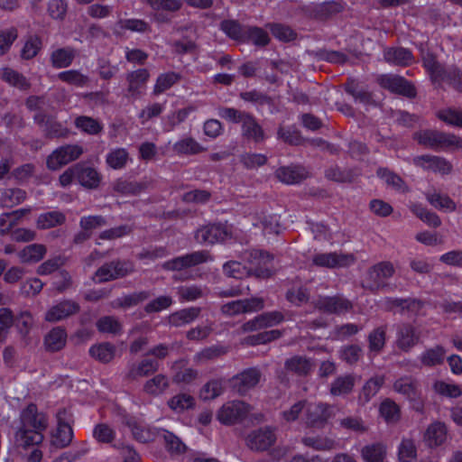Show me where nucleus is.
<instances>
[{
	"label": "nucleus",
	"mask_w": 462,
	"mask_h": 462,
	"mask_svg": "<svg viewBox=\"0 0 462 462\" xmlns=\"http://www.w3.org/2000/svg\"><path fill=\"white\" fill-rule=\"evenodd\" d=\"M204 150L202 145L192 137L183 138L173 145V151L178 154L193 155Z\"/></svg>",
	"instance_id": "nucleus-52"
},
{
	"label": "nucleus",
	"mask_w": 462,
	"mask_h": 462,
	"mask_svg": "<svg viewBox=\"0 0 462 462\" xmlns=\"http://www.w3.org/2000/svg\"><path fill=\"white\" fill-rule=\"evenodd\" d=\"M76 56L71 48H60L51 52V62L53 68L62 69L71 65Z\"/></svg>",
	"instance_id": "nucleus-47"
},
{
	"label": "nucleus",
	"mask_w": 462,
	"mask_h": 462,
	"mask_svg": "<svg viewBox=\"0 0 462 462\" xmlns=\"http://www.w3.org/2000/svg\"><path fill=\"white\" fill-rule=\"evenodd\" d=\"M394 267L390 262H381L368 269L363 287L373 293L378 291L393 292L396 285L387 282L394 274Z\"/></svg>",
	"instance_id": "nucleus-3"
},
{
	"label": "nucleus",
	"mask_w": 462,
	"mask_h": 462,
	"mask_svg": "<svg viewBox=\"0 0 462 462\" xmlns=\"http://www.w3.org/2000/svg\"><path fill=\"white\" fill-rule=\"evenodd\" d=\"M447 438V429L444 423L435 422L429 426L425 433V440L430 447L441 445Z\"/></svg>",
	"instance_id": "nucleus-41"
},
{
	"label": "nucleus",
	"mask_w": 462,
	"mask_h": 462,
	"mask_svg": "<svg viewBox=\"0 0 462 462\" xmlns=\"http://www.w3.org/2000/svg\"><path fill=\"white\" fill-rule=\"evenodd\" d=\"M68 417L69 413L65 409L60 410L57 413L58 425L51 439V447L56 449L65 448L72 442L74 434Z\"/></svg>",
	"instance_id": "nucleus-10"
},
{
	"label": "nucleus",
	"mask_w": 462,
	"mask_h": 462,
	"mask_svg": "<svg viewBox=\"0 0 462 462\" xmlns=\"http://www.w3.org/2000/svg\"><path fill=\"white\" fill-rule=\"evenodd\" d=\"M80 306L72 300H65L52 306L45 314V320L57 322L79 313Z\"/></svg>",
	"instance_id": "nucleus-23"
},
{
	"label": "nucleus",
	"mask_w": 462,
	"mask_h": 462,
	"mask_svg": "<svg viewBox=\"0 0 462 462\" xmlns=\"http://www.w3.org/2000/svg\"><path fill=\"white\" fill-rule=\"evenodd\" d=\"M266 27L269 28L273 37L281 42H289L297 38V32L288 25L270 23L266 24Z\"/></svg>",
	"instance_id": "nucleus-57"
},
{
	"label": "nucleus",
	"mask_w": 462,
	"mask_h": 462,
	"mask_svg": "<svg viewBox=\"0 0 462 462\" xmlns=\"http://www.w3.org/2000/svg\"><path fill=\"white\" fill-rule=\"evenodd\" d=\"M33 121L42 129L46 138H65L69 134V130L57 121L54 116L48 115L44 111L35 113Z\"/></svg>",
	"instance_id": "nucleus-13"
},
{
	"label": "nucleus",
	"mask_w": 462,
	"mask_h": 462,
	"mask_svg": "<svg viewBox=\"0 0 462 462\" xmlns=\"http://www.w3.org/2000/svg\"><path fill=\"white\" fill-rule=\"evenodd\" d=\"M33 325V318L31 312L21 311L14 317V326L17 328L19 334L25 337L29 335Z\"/></svg>",
	"instance_id": "nucleus-64"
},
{
	"label": "nucleus",
	"mask_w": 462,
	"mask_h": 462,
	"mask_svg": "<svg viewBox=\"0 0 462 462\" xmlns=\"http://www.w3.org/2000/svg\"><path fill=\"white\" fill-rule=\"evenodd\" d=\"M378 82L382 88L409 98H413L417 95L415 87L403 77L382 75L379 78Z\"/></svg>",
	"instance_id": "nucleus-16"
},
{
	"label": "nucleus",
	"mask_w": 462,
	"mask_h": 462,
	"mask_svg": "<svg viewBox=\"0 0 462 462\" xmlns=\"http://www.w3.org/2000/svg\"><path fill=\"white\" fill-rule=\"evenodd\" d=\"M46 247L43 245L32 244L25 246L19 254L23 263L40 262L46 254Z\"/></svg>",
	"instance_id": "nucleus-51"
},
{
	"label": "nucleus",
	"mask_w": 462,
	"mask_h": 462,
	"mask_svg": "<svg viewBox=\"0 0 462 462\" xmlns=\"http://www.w3.org/2000/svg\"><path fill=\"white\" fill-rule=\"evenodd\" d=\"M276 441L274 430L271 427H262L250 431L245 438L246 446L253 451L268 450Z\"/></svg>",
	"instance_id": "nucleus-12"
},
{
	"label": "nucleus",
	"mask_w": 462,
	"mask_h": 462,
	"mask_svg": "<svg viewBox=\"0 0 462 462\" xmlns=\"http://www.w3.org/2000/svg\"><path fill=\"white\" fill-rule=\"evenodd\" d=\"M144 3L154 12L151 18L158 24L170 23V14L179 12L183 6L182 0H144Z\"/></svg>",
	"instance_id": "nucleus-8"
},
{
	"label": "nucleus",
	"mask_w": 462,
	"mask_h": 462,
	"mask_svg": "<svg viewBox=\"0 0 462 462\" xmlns=\"http://www.w3.org/2000/svg\"><path fill=\"white\" fill-rule=\"evenodd\" d=\"M445 356V348L438 345L422 352L420 356V361L423 365L432 367L441 365L444 362Z\"/></svg>",
	"instance_id": "nucleus-40"
},
{
	"label": "nucleus",
	"mask_w": 462,
	"mask_h": 462,
	"mask_svg": "<svg viewBox=\"0 0 462 462\" xmlns=\"http://www.w3.org/2000/svg\"><path fill=\"white\" fill-rule=\"evenodd\" d=\"M159 362L152 359H143L138 365L133 364L125 377L128 380H135L138 377L149 376L159 370Z\"/></svg>",
	"instance_id": "nucleus-34"
},
{
	"label": "nucleus",
	"mask_w": 462,
	"mask_h": 462,
	"mask_svg": "<svg viewBox=\"0 0 462 462\" xmlns=\"http://www.w3.org/2000/svg\"><path fill=\"white\" fill-rule=\"evenodd\" d=\"M97 328L101 333L119 335L122 333V324L114 316H104L97 321Z\"/></svg>",
	"instance_id": "nucleus-59"
},
{
	"label": "nucleus",
	"mask_w": 462,
	"mask_h": 462,
	"mask_svg": "<svg viewBox=\"0 0 462 462\" xmlns=\"http://www.w3.org/2000/svg\"><path fill=\"white\" fill-rule=\"evenodd\" d=\"M134 264L126 260H113L102 264L95 273L93 281L96 283H105L124 278L134 272Z\"/></svg>",
	"instance_id": "nucleus-5"
},
{
	"label": "nucleus",
	"mask_w": 462,
	"mask_h": 462,
	"mask_svg": "<svg viewBox=\"0 0 462 462\" xmlns=\"http://www.w3.org/2000/svg\"><path fill=\"white\" fill-rule=\"evenodd\" d=\"M67 342L66 330L61 327L52 328L44 337V346L49 352H58L61 350Z\"/></svg>",
	"instance_id": "nucleus-35"
},
{
	"label": "nucleus",
	"mask_w": 462,
	"mask_h": 462,
	"mask_svg": "<svg viewBox=\"0 0 462 462\" xmlns=\"http://www.w3.org/2000/svg\"><path fill=\"white\" fill-rule=\"evenodd\" d=\"M224 392V381L222 379H213L208 381L201 388L199 397L203 401L214 400Z\"/></svg>",
	"instance_id": "nucleus-56"
},
{
	"label": "nucleus",
	"mask_w": 462,
	"mask_h": 462,
	"mask_svg": "<svg viewBox=\"0 0 462 462\" xmlns=\"http://www.w3.org/2000/svg\"><path fill=\"white\" fill-rule=\"evenodd\" d=\"M422 64L430 79L434 82H441L448 68H445L438 60L436 56L430 51L421 49Z\"/></svg>",
	"instance_id": "nucleus-28"
},
{
	"label": "nucleus",
	"mask_w": 462,
	"mask_h": 462,
	"mask_svg": "<svg viewBox=\"0 0 462 462\" xmlns=\"http://www.w3.org/2000/svg\"><path fill=\"white\" fill-rule=\"evenodd\" d=\"M231 237L228 227L222 223L208 224L199 228L195 239L201 245H214Z\"/></svg>",
	"instance_id": "nucleus-11"
},
{
	"label": "nucleus",
	"mask_w": 462,
	"mask_h": 462,
	"mask_svg": "<svg viewBox=\"0 0 462 462\" xmlns=\"http://www.w3.org/2000/svg\"><path fill=\"white\" fill-rule=\"evenodd\" d=\"M356 383L353 374L337 376L330 384L329 393L333 396H346L352 393Z\"/></svg>",
	"instance_id": "nucleus-38"
},
{
	"label": "nucleus",
	"mask_w": 462,
	"mask_h": 462,
	"mask_svg": "<svg viewBox=\"0 0 462 462\" xmlns=\"http://www.w3.org/2000/svg\"><path fill=\"white\" fill-rule=\"evenodd\" d=\"M383 383V376H374L367 380L358 393V404L362 406L367 404L377 394Z\"/></svg>",
	"instance_id": "nucleus-33"
},
{
	"label": "nucleus",
	"mask_w": 462,
	"mask_h": 462,
	"mask_svg": "<svg viewBox=\"0 0 462 462\" xmlns=\"http://www.w3.org/2000/svg\"><path fill=\"white\" fill-rule=\"evenodd\" d=\"M1 79L21 90H27L31 87L30 82L23 74L10 68H5L2 70Z\"/></svg>",
	"instance_id": "nucleus-49"
},
{
	"label": "nucleus",
	"mask_w": 462,
	"mask_h": 462,
	"mask_svg": "<svg viewBox=\"0 0 462 462\" xmlns=\"http://www.w3.org/2000/svg\"><path fill=\"white\" fill-rule=\"evenodd\" d=\"M386 342V326H380L373 329L368 335V348L370 352L379 354Z\"/></svg>",
	"instance_id": "nucleus-50"
},
{
	"label": "nucleus",
	"mask_w": 462,
	"mask_h": 462,
	"mask_svg": "<svg viewBox=\"0 0 462 462\" xmlns=\"http://www.w3.org/2000/svg\"><path fill=\"white\" fill-rule=\"evenodd\" d=\"M89 354L97 360L106 364L114 358L116 354V346L108 342L102 343L97 346H92L89 348Z\"/></svg>",
	"instance_id": "nucleus-53"
},
{
	"label": "nucleus",
	"mask_w": 462,
	"mask_h": 462,
	"mask_svg": "<svg viewBox=\"0 0 462 462\" xmlns=\"http://www.w3.org/2000/svg\"><path fill=\"white\" fill-rule=\"evenodd\" d=\"M43 440L42 431L19 428L14 436V444L17 448H28L39 445Z\"/></svg>",
	"instance_id": "nucleus-31"
},
{
	"label": "nucleus",
	"mask_w": 462,
	"mask_h": 462,
	"mask_svg": "<svg viewBox=\"0 0 462 462\" xmlns=\"http://www.w3.org/2000/svg\"><path fill=\"white\" fill-rule=\"evenodd\" d=\"M242 258L250 266H246L238 261H229L224 263L223 273L226 276L235 279H243L251 275L259 279H267L272 276L273 256L268 252L251 249L244 252Z\"/></svg>",
	"instance_id": "nucleus-1"
},
{
	"label": "nucleus",
	"mask_w": 462,
	"mask_h": 462,
	"mask_svg": "<svg viewBox=\"0 0 462 462\" xmlns=\"http://www.w3.org/2000/svg\"><path fill=\"white\" fill-rule=\"evenodd\" d=\"M169 407L175 412L180 413L195 406V399L188 393H179L168 401Z\"/></svg>",
	"instance_id": "nucleus-58"
},
{
	"label": "nucleus",
	"mask_w": 462,
	"mask_h": 462,
	"mask_svg": "<svg viewBox=\"0 0 462 462\" xmlns=\"http://www.w3.org/2000/svg\"><path fill=\"white\" fill-rule=\"evenodd\" d=\"M312 262L315 265L327 268L346 267L354 263L355 257L349 254L325 253L317 254Z\"/></svg>",
	"instance_id": "nucleus-22"
},
{
	"label": "nucleus",
	"mask_w": 462,
	"mask_h": 462,
	"mask_svg": "<svg viewBox=\"0 0 462 462\" xmlns=\"http://www.w3.org/2000/svg\"><path fill=\"white\" fill-rule=\"evenodd\" d=\"M169 387V380L164 374H159L153 378L146 381L143 391L151 395H158Z\"/></svg>",
	"instance_id": "nucleus-60"
},
{
	"label": "nucleus",
	"mask_w": 462,
	"mask_h": 462,
	"mask_svg": "<svg viewBox=\"0 0 462 462\" xmlns=\"http://www.w3.org/2000/svg\"><path fill=\"white\" fill-rule=\"evenodd\" d=\"M148 188L145 180L135 181L125 179H118L115 181L113 189L123 196H137Z\"/></svg>",
	"instance_id": "nucleus-32"
},
{
	"label": "nucleus",
	"mask_w": 462,
	"mask_h": 462,
	"mask_svg": "<svg viewBox=\"0 0 462 462\" xmlns=\"http://www.w3.org/2000/svg\"><path fill=\"white\" fill-rule=\"evenodd\" d=\"M180 79V75L175 72L163 73L158 76L153 88V94L159 95L171 88Z\"/></svg>",
	"instance_id": "nucleus-61"
},
{
	"label": "nucleus",
	"mask_w": 462,
	"mask_h": 462,
	"mask_svg": "<svg viewBox=\"0 0 462 462\" xmlns=\"http://www.w3.org/2000/svg\"><path fill=\"white\" fill-rule=\"evenodd\" d=\"M249 412V405L241 401L225 403L217 412V420L225 425H233L244 420Z\"/></svg>",
	"instance_id": "nucleus-14"
},
{
	"label": "nucleus",
	"mask_w": 462,
	"mask_h": 462,
	"mask_svg": "<svg viewBox=\"0 0 462 462\" xmlns=\"http://www.w3.org/2000/svg\"><path fill=\"white\" fill-rule=\"evenodd\" d=\"M344 0H329L310 6V15L320 21H325L342 13L345 10Z\"/></svg>",
	"instance_id": "nucleus-21"
},
{
	"label": "nucleus",
	"mask_w": 462,
	"mask_h": 462,
	"mask_svg": "<svg viewBox=\"0 0 462 462\" xmlns=\"http://www.w3.org/2000/svg\"><path fill=\"white\" fill-rule=\"evenodd\" d=\"M417 165L426 170L439 171L442 174H448L452 170V165L446 159L435 155H420L414 159Z\"/></svg>",
	"instance_id": "nucleus-27"
},
{
	"label": "nucleus",
	"mask_w": 462,
	"mask_h": 462,
	"mask_svg": "<svg viewBox=\"0 0 462 462\" xmlns=\"http://www.w3.org/2000/svg\"><path fill=\"white\" fill-rule=\"evenodd\" d=\"M313 305L328 314H341L352 309V303L342 296H319Z\"/></svg>",
	"instance_id": "nucleus-19"
},
{
	"label": "nucleus",
	"mask_w": 462,
	"mask_h": 462,
	"mask_svg": "<svg viewBox=\"0 0 462 462\" xmlns=\"http://www.w3.org/2000/svg\"><path fill=\"white\" fill-rule=\"evenodd\" d=\"M158 436L163 439L164 447L171 455L179 456L185 453L186 445L172 432L162 429L159 431Z\"/></svg>",
	"instance_id": "nucleus-37"
},
{
	"label": "nucleus",
	"mask_w": 462,
	"mask_h": 462,
	"mask_svg": "<svg viewBox=\"0 0 462 462\" xmlns=\"http://www.w3.org/2000/svg\"><path fill=\"white\" fill-rule=\"evenodd\" d=\"M129 161V152L125 148L112 149L106 155V162L113 170L124 169Z\"/></svg>",
	"instance_id": "nucleus-43"
},
{
	"label": "nucleus",
	"mask_w": 462,
	"mask_h": 462,
	"mask_svg": "<svg viewBox=\"0 0 462 462\" xmlns=\"http://www.w3.org/2000/svg\"><path fill=\"white\" fill-rule=\"evenodd\" d=\"M201 312L199 307H189L171 313L169 318V324L180 328L192 323L199 318Z\"/></svg>",
	"instance_id": "nucleus-30"
},
{
	"label": "nucleus",
	"mask_w": 462,
	"mask_h": 462,
	"mask_svg": "<svg viewBox=\"0 0 462 462\" xmlns=\"http://www.w3.org/2000/svg\"><path fill=\"white\" fill-rule=\"evenodd\" d=\"M270 40L268 32L263 28L246 25L243 42H251L257 47H265L269 44Z\"/></svg>",
	"instance_id": "nucleus-44"
},
{
	"label": "nucleus",
	"mask_w": 462,
	"mask_h": 462,
	"mask_svg": "<svg viewBox=\"0 0 462 462\" xmlns=\"http://www.w3.org/2000/svg\"><path fill=\"white\" fill-rule=\"evenodd\" d=\"M150 78V73L146 69H138L126 74L127 96L138 97L143 94L145 85Z\"/></svg>",
	"instance_id": "nucleus-24"
},
{
	"label": "nucleus",
	"mask_w": 462,
	"mask_h": 462,
	"mask_svg": "<svg viewBox=\"0 0 462 462\" xmlns=\"http://www.w3.org/2000/svg\"><path fill=\"white\" fill-rule=\"evenodd\" d=\"M386 448L382 443L365 445L361 449V456L365 462H383Z\"/></svg>",
	"instance_id": "nucleus-48"
},
{
	"label": "nucleus",
	"mask_w": 462,
	"mask_h": 462,
	"mask_svg": "<svg viewBox=\"0 0 462 462\" xmlns=\"http://www.w3.org/2000/svg\"><path fill=\"white\" fill-rule=\"evenodd\" d=\"M42 40L37 35H30L24 42L21 50V57L23 60H31L34 58L42 49Z\"/></svg>",
	"instance_id": "nucleus-63"
},
{
	"label": "nucleus",
	"mask_w": 462,
	"mask_h": 462,
	"mask_svg": "<svg viewBox=\"0 0 462 462\" xmlns=\"http://www.w3.org/2000/svg\"><path fill=\"white\" fill-rule=\"evenodd\" d=\"M76 180L87 189H97L100 183L101 177L94 168L77 163Z\"/></svg>",
	"instance_id": "nucleus-29"
},
{
	"label": "nucleus",
	"mask_w": 462,
	"mask_h": 462,
	"mask_svg": "<svg viewBox=\"0 0 462 462\" xmlns=\"http://www.w3.org/2000/svg\"><path fill=\"white\" fill-rule=\"evenodd\" d=\"M217 114L230 124L239 125L241 137L248 143L258 144L263 143L267 138L263 127L250 112L235 107L220 106Z\"/></svg>",
	"instance_id": "nucleus-2"
},
{
	"label": "nucleus",
	"mask_w": 462,
	"mask_h": 462,
	"mask_svg": "<svg viewBox=\"0 0 462 462\" xmlns=\"http://www.w3.org/2000/svg\"><path fill=\"white\" fill-rule=\"evenodd\" d=\"M417 382L411 377H402L395 381L393 388L409 400H415L418 396Z\"/></svg>",
	"instance_id": "nucleus-54"
},
{
	"label": "nucleus",
	"mask_w": 462,
	"mask_h": 462,
	"mask_svg": "<svg viewBox=\"0 0 462 462\" xmlns=\"http://www.w3.org/2000/svg\"><path fill=\"white\" fill-rule=\"evenodd\" d=\"M380 306L388 312L416 317L424 307V302L420 299L411 297H384L381 300Z\"/></svg>",
	"instance_id": "nucleus-6"
},
{
	"label": "nucleus",
	"mask_w": 462,
	"mask_h": 462,
	"mask_svg": "<svg viewBox=\"0 0 462 462\" xmlns=\"http://www.w3.org/2000/svg\"><path fill=\"white\" fill-rule=\"evenodd\" d=\"M312 365L310 359L294 356L287 359L284 363V368L297 375L303 376L307 375L311 370Z\"/></svg>",
	"instance_id": "nucleus-42"
},
{
	"label": "nucleus",
	"mask_w": 462,
	"mask_h": 462,
	"mask_svg": "<svg viewBox=\"0 0 462 462\" xmlns=\"http://www.w3.org/2000/svg\"><path fill=\"white\" fill-rule=\"evenodd\" d=\"M413 139L419 144L434 151L446 150L450 147L462 148V141L455 134L426 129L415 132Z\"/></svg>",
	"instance_id": "nucleus-4"
},
{
	"label": "nucleus",
	"mask_w": 462,
	"mask_h": 462,
	"mask_svg": "<svg viewBox=\"0 0 462 462\" xmlns=\"http://www.w3.org/2000/svg\"><path fill=\"white\" fill-rule=\"evenodd\" d=\"M209 259L210 254L208 251H196L166 261L162 268L167 271H181L206 263Z\"/></svg>",
	"instance_id": "nucleus-15"
},
{
	"label": "nucleus",
	"mask_w": 462,
	"mask_h": 462,
	"mask_svg": "<svg viewBox=\"0 0 462 462\" xmlns=\"http://www.w3.org/2000/svg\"><path fill=\"white\" fill-rule=\"evenodd\" d=\"M345 90L354 97L356 102L362 103L365 106H376L373 98V94L367 89L355 85L353 81L346 85Z\"/></svg>",
	"instance_id": "nucleus-55"
},
{
	"label": "nucleus",
	"mask_w": 462,
	"mask_h": 462,
	"mask_svg": "<svg viewBox=\"0 0 462 462\" xmlns=\"http://www.w3.org/2000/svg\"><path fill=\"white\" fill-rule=\"evenodd\" d=\"M83 148L78 144H66L54 150L47 158V167L51 171H57L80 157Z\"/></svg>",
	"instance_id": "nucleus-9"
},
{
	"label": "nucleus",
	"mask_w": 462,
	"mask_h": 462,
	"mask_svg": "<svg viewBox=\"0 0 462 462\" xmlns=\"http://www.w3.org/2000/svg\"><path fill=\"white\" fill-rule=\"evenodd\" d=\"M333 406L319 402L310 404L306 412V424L311 428L321 429L334 416Z\"/></svg>",
	"instance_id": "nucleus-17"
},
{
	"label": "nucleus",
	"mask_w": 462,
	"mask_h": 462,
	"mask_svg": "<svg viewBox=\"0 0 462 462\" xmlns=\"http://www.w3.org/2000/svg\"><path fill=\"white\" fill-rule=\"evenodd\" d=\"M275 177L286 184H297L308 177V171L300 165L282 166L275 171Z\"/></svg>",
	"instance_id": "nucleus-25"
},
{
	"label": "nucleus",
	"mask_w": 462,
	"mask_h": 462,
	"mask_svg": "<svg viewBox=\"0 0 462 462\" xmlns=\"http://www.w3.org/2000/svg\"><path fill=\"white\" fill-rule=\"evenodd\" d=\"M65 221L66 216L62 212L53 210L41 214L36 220V226L39 229H49L61 226Z\"/></svg>",
	"instance_id": "nucleus-39"
},
{
	"label": "nucleus",
	"mask_w": 462,
	"mask_h": 462,
	"mask_svg": "<svg viewBox=\"0 0 462 462\" xmlns=\"http://www.w3.org/2000/svg\"><path fill=\"white\" fill-rule=\"evenodd\" d=\"M383 59L387 63L407 67L412 64L414 57L409 49L390 47L383 51Z\"/></svg>",
	"instance_id": "nucleus-26"
},
{
	"label": "nucleus",
	"mask_w": 462,
	"mask_h": 462,
	"mask_svg": "<svg viewBox=\"0 0 462 462\" xmlns=\"http://www.w3.org/2000/svg\"><path fill=\"white\" fill-rule=\"evenodd\" d=\"M395 331V345L402 352H410L420 341V328L410 322L397 324Z\"/></svg>",
	"instance_id": "nucleus-7"
},
{
	"label": "nucleus",
	"mask_w": 462,
	"mask_h": 462,
	"mask_svg": "<svg viewBox=\"0 0 462 462\" xmlns=\"http://www.w3.org/2000/svg\"><path fill=\"white\" fill-rule=\"evenodd\" d=\"M152 296L148 291H134L125 294L113 301L114 308L129 309L145 301Z\"/></svg>",
	"instance_id": "nucleus-36"
},
{
	"label": "nucleus",
	"mask_w": 462,
	"mask_h": 462,
	"mask_svg": "<svg viewBox=\"0 0 462 462\" xmlns=\"http://www.w3.org/2000/svg\"><path fill=\"white\" fill-rule=\"evenodd\" d=\"M262 373L256 367L245 369L241 373L233 376L232 387L240 395H245L251 389L254 388L262 379Z\"/></svg>",
	"instance_id": "nucleus-18"
},
{
	"label": "nucleus",
	"mask_w": 462,
	"mask_h": 462,
	"mask_svg": "<svg viewBox=\"0 0 462 462\" xmlns=\"http://www.w3.org/2000/svg\"><path fill=\"white\" fill-rule=\"evenodd\" d=\"M220 30L230 39L243 42L246 25H242L236 20H223L220 23Z\"/></svg>",
	"instance_id": "nucleus-46"
},
{
	"label": "nucleus",
	"mask_w": 462,
	"mask_h": 462,
	"mask_svg": "<svg viewBox=\"0 0 462 462\" xmlns=\"http://www.w3.org/2000/svg\"><path fill=\"white\" fill-rule=\"evenodd\" d=\"M20 419L21 429L43 431L48 426L46 416L38 411L37 406L34 403H30L22 411Z\"/></svg>",
	"instance_id": "nucleus-20"
},
{
	"label": "nucleus",
	"mask_w": 462,
	"mask_h": 462,
	"mask_svg": "<svg viewBox=\"0 0 462 462\" xmlns=\"http://www.w3.org/2000/svg\"><path fill=\"white\" fill-rule=\"evenodd\" d=\"M74 125L81 132L90 135H97L101 134L104 129L103 125L98 120L87 116L76 117Z\"/></svg>",
	"instance_id": "nucleus-45"
},
{
	"label": "nucleus",
	"mask_w": 462,
	"mask_h": 462,
	"mask_svg": "<svg viewBox=\"0 0 462 462\" xmlns=\"http://www.w3.org/2000/svg\"><path fill=\"white\" fill-rule=\"evenodd\" d=\"M379 411L387 423H394L400 419L399 406L390 399H385L382 402Z\"/></svg>",
	"instance_id": "nucleus-62"
}]
</instances>
